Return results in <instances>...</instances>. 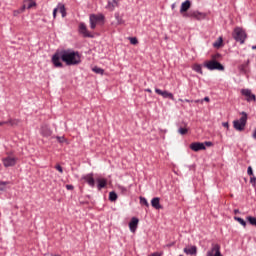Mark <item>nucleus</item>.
<instances>
[{
	"label": "nucleus",
	"instance_id": "nucleus-1",
	"mask_svg": "<svg viewBox=\"0 0 256 256\" xmlns=\"http://www.w3.org/2000/svg\"><path fill=\"white\" fill-rule=\"evenodd\" d=\"M62 61L69 67L73 65H80L81 53L73 49L62 50Z\"/></svg>",
	"mask_w": 256,
	"mask_h": 256
},
{
	"label": "nucleus",
	"instance_id": "nucleus-2",
	"mask_svg": "<svg viewBox=\"0 0 256 256\" xmlns=\"http://www.w3.org/2000/svg\"><path fill=\"white\" fill-rule=\"evenodd\" d=\"M90 29H96L99 23L103 25L105 23V15L103 14H90L89 16Z\"/></svg>",
	"mask_w": 256,
	"mask_h": 256
},
{
	"label": "nucleus",
	"instance_id": "nucleus-3",
	"mask_svg": "<svg viewBox=\"0 0 256 256\" xmlns=\"http://www.w3.org/2000/svg\"><path fill=\"white\" fill-rule=\"evenodd\" d=\"M242 117L239 120L233 121V127L236 131H245V125H247V114L241 112Z\"/></svg>",
	"mask_w": 256,
	"mask_h": 256
},
{
	"label": "nucleus",
	"instance_id": "nucleus-4",
	"mask_svg": "<svg viewBox=\"0 0 256 256\" xmlns=\"http://www.w3.org/2000/svg\"><path fill=\"white\" fill-rule=\"evenodd\" d=\"M204 67L209 71H225V66L217 62V60H210L204 63Z\"/></svg>",
	"mask_w": 256,
	"mask_h": 256
},
{
	"label": "nucleus",
	"instance_id": "nucleus-5",
	"mask_svg": "<svg viewBox=\"0 0 256 256\" xmlns=\"http://www.w3.org/2000/svg\"><path fill=\"white\" fill-rule=\"evenodd\" d=\"M232 35L233 39L238 43H241V45H243V43H245V39H247V34L241 28H235Z\"/></svg>",
	"mask_w": 256,
	"mask_h": 256
},
{
	"label": "nucleus",
	"instance_id": "nucleus-6",
	"mask_svg": "<svg viewBox=\"0 0 256 256\" xmlns=\"http://www.w3.org/2000/svg\"><path fill=\"white\" fill-rule=\"evenodd\" d=\"M63 51L56 52L51 59V62L53 63L54 67L56 68H63Z\"/></svg>",
	"mask_w": 256,
	"mask_h": 256
},
{
	"label": "nucleus",
	"instance_id": "nucleus-7",
	"mask_svg": "<svg viewBox=\"0 0 256 256\" xmlns=\"http://www.w3.org/2000/svg\"><path fill=\"white\" fill-rule=\"evenodd\" d=\"M78 32L80 33V35H82V37H88L90 39H93V34L89 32V30L87 29V24H85L84 22L79 23Z\"/></svg>",
	"mask_w": 256,
	"mask_h": 256
},
{
	"label": "nucleus",
	"instance_id": "nucleus-8",
	"mask_svg": "<svg viewBox=\"0 0 256 256\" xmlns=\"http://www.w3.org/2000/svg\"><path fill=\"white\" fill-rule=\"evenodd\" d=\"M241 95H243V97H246V101L248 103L251 102H255L256 101V96L255 94H253V92L251 91V89H242L240 91Z\"/></svg>",
	"mask_w": 256,
	"mask_h": 256
},
{
	"label": "nucleus",
	"instance_id": "nucleus-9",
	"mask_svg": "<svg viewBox=\"0 0 256 256\" xmlns=\"http://www.w3.org/2000/svg\"><path fill=\"white\" fill-rule=\"evenodd\" d=\"M155 93H157V95H161V97H163V99H171V101H175V96L173 95V93L167 91V90H161L159 88H155Z\"/></svg>",
	"mask_w": 256,
	"mask_h": 256
},
{
	"label": "nucleus",
	"instance_id": "nucleus-10",
	"mask_svg": "<svg viewBox=\"0 0 256 256\" xmlns=\"http://www.w3.org/2000/svg\"><path fill=\"white\" fill-rule=\"evenodd\" d=\"M4 167H15L17 165V158L13 156H7L2 159Z\"/></svg>",
	"mask_w": 256,
	"mask_h": 256
},
{
	"label": "nucleus",
	"instance_id": "nucleus-11",
	"mask_svg": "<svg viewBox=\"0 0 256 256\" xmlns=\"http://www.w3.org/2000/svg\"><path fill=\"white\" fill-rule=\"evenodd\" d=\"M206 256H223L221 254V246L218 244L214 245L210 250L207 251Z\"/></svg>",
	"mask_w": 256,
	"mask_h": 256
},
{
	"label": "nucleus",
	"instance_id": "nucleus-12",
	"mask_svg": "<svg viewBox=\"0 0 256 256\" xmlns=\"http://www.w3.org/2000/svg\"><path fill=\"white\" fill-rule=\"evenodd\" d=\"M190 149L192 151L198 152V151H205L206 147L203 142H193L190 144Z\"/></svg>",
	"mask_w": 256,
	"mask_h": 256
},
{
	"label": "nucleus",
	"instance_id": "nucleus-13",
	"mask_svg": "<svg viewBox=\"0 0 256 256\" xmlns=\"http://www.w3.org/2000/svg\"><path fill=\"white\" fill-rule=\"evenodd\" d=\"M82 180L86 181L89 187H95V178H93V173L82 176Z\"/></svg>",
	"mask_w": 256,
	"mask_h": 256
},
{
	"label": "nucleus",
	"instance_id": "nucleus-14",
	"mask_svg": "<svg viewBox=\"0 0 256 256\" xmlns=\"http://www.w3.org/2000/svg\"><path fill=\"white\" fill-rule=\"evenodd\" d=\"M138 226H139V218L132 217L131 221L129 222V229L131 233H135V231H137Z\"/></svg>",
	"mask_w": 256,
	"mask_h": 256
},
{
	"label": "nucleus",
	"instance_id": "nucleus-15",
	"mask_svg": "<svg viewBox=\"0 0 256 256\" xmlns=\"http://www.w3.org/2000/svg\"><path fill=\"white\" fill-rule=\"evenodd\" d=\"M40 133L42 137H51L53 131L47 125H43L40 129Z\"/></svg>",
	"mask_w": 256,
	"mask_h": 256
},
{
	"label": "nucleus",
	"instance_id": "nucleus-16",
	"mask_svg": "<svg viewBox=\"0 0 256 256\" xmlns=\"http://www.w3.org/2000/svg\"><path fill=\"white\" fill-rule=\"evenodd\" d=\"M121 0H110L108 1V4L106 5V9H108V11H115V7H119V2Z\"/></svg>",
	"mask_w": 256,
	"mask_h": 256
},
{
	"label": "nucleus",
	"instance_id": "nucleus-17",
	"mask_svg": "<svg viewBox=\"0 0 256 256\" xmlns=\"http://www.w3.org/2000/svg\"><path fill=\"white\" fill-rule=\"evenodd\" d=\"M191 9V1L186 0L182 2L181 7H180V13H187Z\"/></svg>",
	"mask_w": 256,
	"mask_h": 256
},
{
	"label": "nucleus",
	"instance_id": "nucleus-18",
	"mask_svg": "<svg viewBox=\"0 0 256 256\" xmlns=\"http://www.w3.org/2000/svg\"><path fill=\"white\" fill-rule=\"evenodd\" d=\"M186 255H197V246H187L184 248Z\"/></svg>",
	"mask_w": 256,
	"mask_h": 256
},
{
	"label": "nucleus",
	"instance_id": "nucleus-19",
	"mask_svg": "<svg viewBox=\"0 0 256 256\" xmlns=\"http://www.w3.org/2000/svg\"><path fill=\"white\" fill-rule=\"evenodd\" d=\"M151 205L154 209H163V206H161L159 197H155L151 200Z\"/></svg>",
	"mask_w": 256,
	"mask_h": 256
},
{
	"label": "nucleus",
	"instance_id": "nucleus-20",
	"mask_svg": "<svg viewBox=\"0 0 256 256\" xmlns=\"http://www.w3.org/2000/svg\"><path fill=\"white\" fill-rule=\"evenodd\" d=\"M97 183H98L97 188L99 189V191H101V189H104V187H107V180L106 179L98 178Z\"/></svg>",
	"mask_w": 256,
	"mask_h": 256
},
{
	"label": "nucleus",
	"instance_id": "nucleus-21",
	"mask_svg": "<svg viewBox=\"0 0 256 256\" xmlns=\"http://www.w3.org/2000/svg\"><path fill=\"white\" fill-rule=\"evenodd\" d=\"M190 17H194V19H205V14L199 11H194L190 13Z\"/></svg>",
	"mask_w": 256,
	"mask_h": 256
},
{
	"label": "nucleus",
	"instance_id": "nucleus-22",
	"mask_svg": "<svg viewBox=\"0 0 256 256\" xmlns=\"http://www.w3.org/2000/svg\"><path fill=\"white\" fill-rule=\"evenodd\" d=\"M114 17L117 21V25H125V20H123V16H121V14H119V12H116L114 14Z\"/></svg>",
	"mask_w": 256,
	"mask_h": 256
},
{
	"label": "nucleus",
	"instance_id": "nucleus-23",
	"mask_svg": "<svg viewBox=\"0 0 256 256\" xmlns=\"http://www.w3.org/2000/svg\"><path fill=\"white\" fill-rule=\"evenodd\" d=\"M24 4L26 6V9H31L37 5L35 0H24Z\"/></svg>",
	"mask_w": 256,
	"mask_h": 256
},
{
	"label": "nucleus",
	"instance_id": "nucleus-24",
	"mask_svg": "<svg viewBox=\"0 0 256 256\" xmlns=\"http://www.w3.org/2000/svg\"><path fill=\"white\" fill-rule=\"evenodd\" d=\"M58 11L61 13L62 17H67V11L65 9V5L58 4Z\"/></svg>",
	"mask_w": 256,
	"mask_h": 256
},
{
	"label": "nucleus",
	"instance_id": "nucleus-25",
	"mask_svg": "<svg viewBox=\"0 0 256 256\" xmlns=\"http://www.w3.org/2000/svg\"><path fill=\"white\" fill-rule=\"evenodd\" d=\"M193 71H195L196 73H199L200 75H203V68L201 67L200 64H194L192 66Z\"/></svg>",
	"mask_w": 256,
	"mask_h": 256
},
{
	"label": "nucleus",
	"instance_id": "nucleus-26",
	"mask_svg": "<svg viewBox=\"0 0 256 256\" xmlns=\"http://www.w3.org/2000/svg\"><path fill=\"white\" fill-rule=\"evenodd\" d=\"M221 45H223V38L219 37L214 43H213V47H215L216 49H219V47H221Z\"/></svg>",
	"mask_w": 256,
	"mask_h": 256
},
{
	"label": "nucleus",
	"instance_id": "nucleus-27",
	"mask_svg": "<svg viewBox=\"0 0 256 256\" xmlns=\"http://www.w3.org/2000/svg\"><path fill=\"white\" fill-rule=\"evenodd\" d=\"M3 125H17V121L10 119L8 121H2L0 122V127Z\"/></svg>",
	"mask_w": 256,
	"mask_h": 256
},
{
	"label": "nucleus",
	"instance_id": "nucleus-28",
	"mask_svg": "<svg viewBox=\"0 0 256 256\" xmlns=\"http://www.w3.org/2000/svg\"><path fill=\"white\" fill-rule=\"evenodd\" d=\"M92 71L94 72V73H97V75H103V73H105V70H103L102 68H100V67H94V68H92Z\"/></svg>",
	"mask_w": 256,
	"mask_h": 256
},
{
	"label": "nucleus",
	"instance_id": "nucleus-29",
	"mask_svg": "<svg viewBox=\"0 0 256 256\" xmlns=\"http://www.w3.org/2000/svg\"><path fill=\"white\" fill-rule=\"evenodd\" d=\"M234 220H235V221H238V222L240 223V225H242V227H247V222H245V221L243 220V218L235 216V217H234Z\"/></svg>",
	"mask_w": 256,
	"mask_h": 256
},
{
	"label": "nucleus",
	"instance_id": "nucleus-30",
	"mask_svg": "<svg viewBox=\"0 0 256 256\" xmlns=\"http://www.w3.org/2000/svg\"><path fill=\"white\" fill-rule=\"evenodd\" d=\"M247 221L250 223V225H253L254 227H256V218L253 216H248Z\"/></svg>",
	"mask_w": 256,
	"mask_h": 256
},
{
	"label": "nucleus",
	"instance_id": "nucleus-31",
	"mask_svg": "<svg viewBox=\"0 0 256 256\" xmlns=\"http://www.w3.org/2000/svg\"><path fill=\"white\" fill-rule=\"evenodd\" d=\"M117 199V193H115L114 191L109 193V201H115Z\"/></svg>",
	"mask_w": 256,
	"mask_h": 256
},
{
	"label": "nucleus",
	"instance_id": "nucleus-32",
	"mask_svg": "<svg viewBox=\"0 0 256 256\" xmlns=\"http://www.w3.org/2000/svg\"><path fill=\"white\" fill-rule=\"evenodd\" d=\"M7 185H9V182H0V191H5Z\"/></svg>",
	"mask_w": 256,
	"mask_h": 256
},
{
	"label": "nucleus",
	"instance_id": "nucleus-33",
	"mask_svg": "<svg viewBox=\"0 0 256 256\" xmlns=\"http://www.w3.org/2000/svg\"><path fill=\"white\" fill-rule=\"evenodd\" d=\"M140 203L141 205H145L146 207H149V202L145 199V197H140Z\"/></svg>",
	"mask_w": 256,
	"mask_h": 256
},
{
	"label": "nucleus",
	"instance_id": "nucleus-34",
	"mask_svg": "<svg viewBox=\"0 0 256 256\" xmlns=\"http://www.w3.org/2000/svg\"><path fill=\"white\" fill-rule=\"evenodd\" d=\"M187 128H179L178 129V133H180V135H187Z\"/></svg>",
	"mask_w": 256,
	"mask_h": 256
},
{
	"label": "nucleus",
	"instance_id": "nucleus-35",
	"mask_svg": "<svg viewBox=\"0 0 256 256\" xmlns=\"http://www.w3.org/2000/svg\"><path fill=\"white\" fill-rule=\"evenodd\" d=\"M129 40L131 45H137V43H139L136 37H131Z\"/></svg>",
	"mask_w": 256,
	"mask_h": 256
},
{
	"label": "nucleus",
	"instance_id": "nucleus-36",
	"mask_svg": "<svg viewBox=\"0 0 256 256\" xmlns=\"http://www.w3.org/2000/svg\"><path fill=\"white\" fill-rule=\"evenodd\" d=\"M250 183H251L252 187H256V177L255 176H252L250 178Z\"/></svg>",
	"mask_w": 256,
	"mask_h": 256
},
{
	"label": "nucleus",
	"instance_id": "nucleus-37",
	"mask_svg": "<svg viewBox=\"0 0 256 256\" xmlns=\"http://www.w3.org/2000/svg\"><path fill=\"white\" fill-rule=\"evenodd\" d=\"M56 139L59 143H65V137L63 136H57Z\"/></svg>",
	"mask_w": 256,
	"mask_h": 256
},
{
	"label": "nucleus",
	"instance_id": "nucleus-38",
	"mask_svg": "<svg viewBox=\"0 0 256 256\" xmlns=\"http://www.w3.org/2000/svg\"><path fill=\"white\" fill-rule=\"evenodd\" d=\"M59 11L58 6L53 10V19H57V12Z\"/></svg>",
	"mask_w": 256,
	"mask_h": 256
},
{
	"label": "nucleus",
	"instance_id": "nucleus-39",
	"mask_svg": "<svg viewBox=\"0 0 256 256\" xmlns=\"http://www.w3.org/2000/svg\"><path fill=\"white\" fill-rule=\"evenodd\" d=\"M118 189L121 193H127V188L125 186H118Z\"/></svg>",
	"mask_w": 256,
	"mask_h": 256
},
{
	"label": "nucleus",
	"instance_id": "nucleus-40",
	"mask_svg": "<svg viewBox=\"0 0 256 256\" xmlns=\"http://www.w3.org/2000/svg\"><path fill=\"white\" fill-rule=\"evenodd\" d=\"M247 173L250 175V177H253V168L251 166L248 167Z\"/></svg>",
	"mask_w": 256,
	"mask_h": 256
},
{
	"label": "nucleus",
	"instance_id": "nucleus-41",
	"mask_svg": "<svg viewBox=\"0 0 256 256\" xmlns=\"http://www.w3.org/2000/svg\"><path fill=\"white\" fill-rule=\"evenodd\" d=\"M55 169L59 171V173H63V167L61 165H56Z\"/></svg>",
	"mask_w": 256,
	"mask_h": 256
},
{
	"label": "nucleus",
	"instance_id": "nucleus-42",
	"mask_svg": "<svg viewBox=\"0 0 256 256\" xmlns=\"http://www.w3.org/2000/svg\"><path fill=\"white\" fill-rule=\"evenodd\" d=\"M206 145V147H213V142H211V141H206L205 143H204V146Z\"/></svg>",
	"mask_w": 256,
	"mask_h": 256
},
{
	"label": "nucleus",
	"instance_id": "nucleus-43",
	"mask_svg": "<svg viewBox=\"0 0 256 256\" xmlns=\"http://www.w3.org/2000/svg\"><path fill=\"white\" fill-rule=\"evenodd\" d=\"M25 9H27V6L24 4V5L18 10V13H23V11H25Z\"/></svg>",
	"mask_w": 256,
	"mask_h": 256
},
{
	"label": "nucleus",
	"instance_id": "nucleus-44",
	"mask_svg": "<svg viewBox=\"0 0 256 256\" xmlns=\"http://www.w3.org/2000/svg\"><path fill=\"white\" fill-rule=\"evenodd\" d=\"M66 189L68 191H73L74 187H73V185L68 184V185H66Z\"/></svg>",
	"mask_w": 256,
	"mask_h": 256
},
{
	"label": "nucleus",
	"instance_id": "nucleus-45",
	"mask_svg": "<svg viewBox=\"0 0 256 256\" xmlns=\"http://www.w3.org/2000/svg\"><path fill=\"white\" fill-rule=\"evenodd\" d=\"M222 125H223L226 129H229V122H224V123H222Z\"/></svg>",
	"mask_w": 256,
	"mask_h": 256
},
{
	"label": "nucleus",
	"instance_id": "nucleus-46",
	"mask_svg": "<svg viewBox=\"0 0 256 256\" xmlns=\"http://www.w3.org/2000/svg\"><path fill=\"white\" fill-rule=\"evenodd\" d=\"M252 137L255 139L256 141V129L254 130L253 134H252Z\"/></svg>",
	"mask_w": 256,
	"mask_h": 256
},
{
	"label": "nucleus",
	"instance_id": "nucleus-47",
	"mask_svg": "<svg viewBox=\"0 0 256 256\" xmlns=\"http://www.w3.org/2000/svg\"><path fill=\"white\" fill-rule=\"evenodd\" d=\"M145 91H146L147 93H152V90H151L150 88H147Z\"/></svg>",
	"mask_w": 256,
	"mask_h": 256
},
{
	"label": "nucleus",
	"instance_id": "nucleus-48",
	"mask_svg": "<svg viewBox=\"0 0 256 256\" xmlns=\"http://www.w3.org/2000/svg\"><path fill=\"white\" fill-rule=\"evenodd\" d=\"M184 103H191V100H189V99H184Z\"/></svg>",
	"mask_w": 256,
	"mask_h": 256
},
{
	"label": "nucleus",
	"instance_id": "nucleus-49",
	"mask_svg": "<svg viewBox=\"0 0 256 256\" xmlns=\"http://www.w3.org/2000/svg\"><path fill=\"white\" fill-rule=\"evenodd\" d=\"M14 15H19V10L14 11Z\"/></svg>",
	"mask_w": 256,
	"mask_h": 256
},
{
	"label": "nucleus",
	"instance_id": "nucleus-50",
	"mask_svg": "<svg viewBox=\"0 0 256 256\" xmlns=\"http://www.w3.org/2000/svg\"><path fill=\"white\" fill-rule=\"evenodd\" d=\"M204 101L209 102V97H205V98H204Z\"/></svg>",
	"mask_w": 256,
	"mask_h": 256
},
{
	"label": "nucleus",
	"instance_id": "nucleus-51",
	"mask_svg": "<svg viewBox=\"0 0 256 256\" xmlns=\"http://www.w3.org/2000/svg\"><path fill=\"white\" fill-rule=\"evenodd\" d=\"M179 101H180L181 103H185V100H183V99H179Z\"/></svg>",
	"mask_w": 256,
	"mask_h": 256
},
{
	"label": "nucleus",
	"instance_id": "nucleus-52",
	"mask_svg": "<svg viewBox=\"0 0 256 256\" xmlns=\"http://www.w3.org/2000/svg\"><path fill=\"white\" fill-rule=\"evenodd\" d=\"M234 213H239V210H234Z\"/></svg>",
	"mask_w": 256,
	"mask_h": 256
},
{
	"label": "nucleus",
	"instance_id": "nucleus-53",
	"mask_svg": "<svg viewBox=\"0 0 256 256\" xmlns=\"http://www.w3.org/2000/svg\"><path fill=\"white\" fill-rule=\"evenodd\" d=\"M175 7V4L172 5V8Z\"/></svg>",
	"mask_w": 256,
	"mask_h": 256
}]
</instances>
